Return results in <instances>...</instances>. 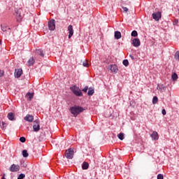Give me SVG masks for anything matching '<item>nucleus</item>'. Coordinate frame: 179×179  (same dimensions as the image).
Wrapping results in <instances>:
<instances>
[{
    "mask_svg": "<svg viewBox=\"0 0 179 179\" xmlns=\"http://www.w3.org/2000/svg\"><path fill=\"white\" fill-rule=\"evenodd\" d=\"M70 111L74 117H78L80 113H83L85 111V109L79 106H74L70 108Z\"/></svg>",
    "mask_w": 179,
    "mask_h": 179,
    "instance_id": "f257e3e1",
    "label": "nucleus"
},
{
    "mask_svg": "<svg viewBox=\"0 0 179 179\" xmlns=\"http://www.w3.org/2000/svg\"><path fill=\"white\" fill-rule=\"evenodd\" d=\"M70 89L76 96H78V97H82V96H83L82 91L77 86L73 85V87H71Z\"/></svg>",
    "mask_w": 179,
    "mask_h": 179,
    "instance_id": "f03ea898",
    "label": "nucleus"
},
{
    "mask_svg": "<svg viewBox=\"0 0 179 179\" xmlns=\"http://www.w3.org/2000/svg\"><path fill=\"white\" fill-rule=\"evenodd\" d=\"M73 150L71 148H69L68 150H66L65 152V157H66V159H73Z\"/></svg>",
    "mask_w": 179,
    "mask_h": 179,
    "instance_id": "7ed1b4c3",
    "label": "nucleus"
},
{
    "mask_svg": "<svg viewBox=\"0 0 179 179\" xmlns=\"http://www.w3.org/2000/svg\"><path fill=\"white\" fill-rule=\"evenodd\" d=\"M9 170L11 173H17L20 170V166L19 164H13L10 166Z\"/></svg>",
    "mask_w": 179,
    "mask_h": 179,
    "instance_id": "20e7f679",
    "label": "nucleus"
},
{
    "mask_svg": "<svg viewBox=\"0 0 179 179\" xmlns=\"http://www.w3.org/2000/svg\"><path fill=\"white\" fill-rule=\"evenodd\" d=\"M33 129L34 132L40 131V120H36L34 121Z\"/></svg>",
    "mask_w": 179,
    "mask_h": 179,
    "instance_id": "39448f33",
    "label": "nucleus"
},
{
    "mask_svg": "<svg viewBox=\"0 0 179 179\" xmlns=\"http://www.w3.org/2000/svg\"><path fill=\"white\" fill-rule=\"evenodd\" d=\"M152 19H154V20L159 22V20H160V19H162V12L158 11L157 13H152Z\"/></svg>",
    "mask_w": 179,
    "mask_h": 179,
    "instance_id": "423d86ee",
    "label": "nucleus"
},
{
    "mask_svg": "<svg viewBox=\"0 0 179 179\" xmlns=\"http://www.w3.org/2000/svg\"><path fill=\"white\" fill-rule=\"evenodd\" d=\"M48 29L51 31H53V30H55V20H51L48 22Z\"/></svg>",
    "mask_w": 179,
    "mask_h": 179,
    "instance_id": "0eeeda50",
    "label": "nucleus"
},
{
    "mask_svg": "<svg viewBox=\"0 0 179 179\" xmlns=\"http://www.w3.org/2000/svg\"><path fill=\"white\" fill-rule=\"evenodd\" d=\"M108 69H110L111 72H113L114 73H117L118 72V67H117V65L115 64H110L108 66Z\"/></svg>",
    "mask_w": 179,
    "mask_h": 179,
    "instance_id": "6e6552de",
    "label": "nucleus"
},
{
    "mask_svg": "<svg viewBox=\"0 0 179 179\" xmlns=\"http://www.w3.org/2000/svg\"><path fill=\"white\" fill-rule=\"evenodd\" d=\"M22 73H23V70H22V69H15L14 76L15 78H20V76H22Z\"/></svg>",
    "mask_w": 179,
    "mask_h": 179,
    "instance_id": "1a4fd4ad",
    "label": "nucleus"
},
{
    "mask_svg": "<svg viewBox=\"0 0 179 179\" xmlns=\"http://www.w3.org/2000/svg\"><path fill=\"white\" fill-rule=\"evenodd\" d=\"M68 31H69V38H71V37L73 36V27L72 25H69Z\"/></svg>",
    "mask_w": 179,
    "mask_h": 179,
    "instance_id": "9d476101",
    "label": "nucleus"
},
{
    "mask_svg": "<svg viewBox=\"0 0 179 179\" xmlns=\"http://www.w3.org/2000/svg\"><path fill=\"white\" fill-rule=\"evenodd\" d=\"M24 120L28 122H33L34 117L31 115H27Z\"/></svg>",
    "mask_w": 179,
    "mask_h": 179,
    "instance_id": "9b49d317",
    "label": "nucleus"
},
{
    "mask_svg": "<svg viewBox=\"0 0 179 179\" xmlns=\"http://www.w3.org/2000/svg\"><path fill=\"white\" fill-rule=\"evenodd\" d=\"M132 45H134V47H139V45H141V41H139L138 38L133 39Z\"/></svg>",
    "mask_w": 179,
    "mask_h": 179,
    "instance_id": "f8f14e48",
    "label": "nucleus"
},
{
    "mask_svg": "<svg viewBox=\"0 0 179 179\" xmlns=\"http://www.w3.org/2000/svg\"><path fill=\"white\" fill-rule=\"evenodd\" d=\"M150 136L153 141L159 140V134L157 131H153Z\"/></svg>",
    "mask_w": 179,
    "mask_h": 179,
    "instance_id": "ddd939ff",
    "label": "nucleus"
},
{
    "mask_svg": "<svg viewBox=\"0 0 179 179\" xmlns=\"http://www.w3.org/2000/svg\"><path fill=\"white\" fill-rule=\"evenodd\" d=\"M157 89L159 92H166L167 88L163 85H158Z\"/></svg>",
    "mask_w": 179,
    "mask_h": 179,
    "instance_id": "4468645a",
    "label": "nucleus"
},
{
    "mask_svg": "<svg viewBox=\"0 0 179 179\" xmlns=\"http://www.w3.org/2000/svg\"><path fill=\"white\" fill-rule=\"evenodd\" d=\"M83 170H87L89 169V163L84 162L82 164Z\"/></svg>",
    "mask_w": 179,
    "mask_h": 179,
    "instance_id": "2eb2a0df",
    "label": "nucleus"
},
{
    "mask_svg": "<svg viewBox=\"0 0 179 179\" xmlns=\"http://www.w3.org/2000/svg\"><path fill=\"white\" fill-rule=\"evenodd\" d=\"M115 38L120 40V38H121V32L118 31H115Z\"/></svg>",
    "mask_w": 179,
    "mask_h": 179,
    "instance_id": "dca6fc26",
    "label": "nucleus"
},
{
    "mask_svg": "<svg viewBox=\"0 0 179 179\" xmlns=\"http://www.w3.org/2000/svg\"><path fill=\"white\" fill-rule=\"evenodd\" d=\"M36 54H38V55H40V57H41L42 58H44V52H43V50L41 49L37 50Z\"/></svg>",
    "mask_w": 179,
    "mask_h": 179,
    "instance_id": "f3484780",
    "label": "nucleus"
},
{
    "mask_svg": "<svg viewBox=\"0 0 179 179\" xmlns=\"http://www.w3.org/2000/svg\"><path fill=\"white\" fill-rule=\"evenodd\" d=\"M0 127L1 128V129L5 130L6 129V127H8V124L5 123V122H0Z\"/></svg>",
    "mask_w": 179,
    "mask_h": 179,
    "instance_id": "a211bd4d",
    "label": "nucleus"
},
{
    "mask_svg": "<svg viewBox=\"0 0 179 179\" xmlns=\"http://www.w3.org/2000/svg\"><path fill=\"white\" fill-rule=\"evenodd\" d=\"M8 120H10V121H13L15 119V114H13V113H9L8 114Z\"/></svg>",
    "mask_w": 179,
    "mask_h": 179,
    "instance_id": "6ab92c4d",
    "label": "nucleus"
},
{
    "mask_svg": "<svg viewBox=\"0 0 179 179\" xmlns=\"http://www.w3.org/2000/svg\"><path fill=\"white\" fill-rule=\"evenodd\" d=\"M34 57H31L29 58V61H28V65L29 66H31L34 65Z\"/></svg>",
    "mask_w": 179,
    "mask_h": 179,
    "instance_id": "aec40b11",
    "label": "nucleus"
},
{
    "mask_svg": "<svg viewBox=\"0 0 179 179\" xmlns=\"http://www.w3.org/2000/svg\"><path fill=\"white\" fill-rule=\"evenodd\" d=\"M15 13L17 15V22H20L22 20V16L20 15V13H19V10H15Z\"/></svg>",
    "mask_w": 179,
    "mask_h": 179,
    "instance_id": "412c9836",
    "label": "nucleus"
},
{
    "mask_svg": "<svg viewBox=\"0 0 179 179\" xmlns=\"http://www.w3.org/2000/svg\"><path fill=\"white\" fill-rule=\"evenodd\" d=\"M87 94L88 96H93V94H94V90L92 87L89 88Z\"/></svg>",
    "mask_w": 179,
    "mask_h": 179,
    "instance_id": "4be33fe9",
    "label": "nucleus"
},
{
    "mask_svg": "<svg viewBox=\"0 0 179 179\" xmlns=\"http://www.w3.org/2000/svg\"><path fill=\"white\" fill-rule=\"evenodd\" d=\"M171 79L173 81L177 80L178 79V75H177V73H173L171 76Z\"/></svg>",
    "mask_w": 179,
    "mask_h": 179,
    "instance_id": "5701e85b",
    "label": "nucleus"
},
{
    "mask_svg": "<svg viewBox=\"0 0 179 179\" xmlns=\"http://www.w3.org/2000/svg\"><path fill=\"white\" fill-rule=\"evenodd\" d=\"M22 156L23 157H29V153L27 152V150H22Z\"/></svg>",
    "mask_w": 179,
    "mask_h": 179,
    "instance_id": "b1692460",
    "label": "nucleus"
},
{
    "mask_svg": "<svg viewBox=\"0 0 179 179\" xmlns=\"http://www.w3.org/2000/svg\"><path fill=\"white\" fill-rule=\"evenodd\" d=\"M122 64L124 66H128L129 65V62H128V59H124L123 60Z\"/></svg>",
    "mask_w": 179,
    "mask_h": 179,
    "instance_id": "393cba45",
    "label": "nucleus"
},
{
    "mask_svg": "<svg viewBox=\"0 0 179 179\" xmlns=\"http://www.w3.org/2000/svg\"><path fill=\"white\" fill-rule=\"evenodd\" d=\"M117 137L120 139V141H124V134L123 133H120L117 135Z\"/></svg>",
    "mask_w": 179,
    "mask_h": 179,
    "instance_id": "a878e982",
    "label": "nucleus"
},
{
    "mask_svg": "<svg viewBox=\"0 0 179 179\" xmlns=\"http://www.w3.org/2000/svg\"><path fill=\"white\" fill-rule=\"evenodd\" d=\"M131 37H138V31H133L131 32Z\"/></svg>",
    "mask_w": 179,
    "mask_h": 179,
    "instance_id": "bb28decb",
    "label": "nucleus"
},
{
    "mask_svg": "<svg viewBox=\"0 0 179 179\" xmlns=\"http://www.w3.org/2000/svg\"><path fill=\"white\" fill-rule=\"evenodd\" d=\"M158 101V99L157 96H154L152 99V104H157Z\"/></svg>",
    "mask_w": 179,
    "mask_h": 179,
    "instance_id": "cd10ccee",
    "label": "nucleus"
},
{
    "mask_svg": "<svg viewBox=\"0 0 179 179\" xmlns=\"http://www.w3.org/2000/svg\"><path fill=\"white\" fill-rule=\"evenodd\" d=\"M2 31H7L8 30H10V28L8 27H1Z\"/></svg>",
    "mask_w": 179,
    "mask_h": 179,
    "instance_id": "c85d7f7f",
    "label": "nucleus"
},
{
    "mask_svg": "<svg viewBox=\"0 0 179 179\" xmlns=\"http://www.w3.org/2000/svg\"><path fill=\"white\" fill-rule=\"evenodd\" d=\"M24 177H26V175H24V173H21L18 176L17 179H23Z\"/></svg>",
    "mask_w": 179,
    "mask_h": 179,
    "instance_id": "c756f323",
    "label": "nucleus"
},
{
    "mask_svg": "<svg viewBox=\"0 0 179 179\" xmlns=\"http://www.w3.org/2000/svg\"><path fill=\"white\" fill-rule=\"evenodd\" d=\"M175 59L179 61V51L176 52V54H175Z\"/></svg>",
    "mask_w": 179,
    "mask_h": 179,
    "instance_id": "7c9ffc66",
    "label": "nucleus"
},
{
    "mask_svg": "<svg viewBox=\"0 0 179 179\" xmlns=\"http://www.w3.org/2000/svg\"><path fill=\"white\" fill-rule=\"evenodd\" d=\"M83 66H85V68H89V63H87V60H85V62L83 64Z\"/></svg>",
    "mask_w": 179,
    "mask_h": 179,
    "instance_id": "2f4dec72",
    "label": "nucleus"
},
{
    "mask_svg": "<svg viewBox=\"0 0 179 179\" xmlns=\"http://www.w3.org/2000/svg\"><path fill=\"white\" fill-rule=\"evenodd\" d=\"M157 179H164V176H163V174H158L157 175Z\"/></svg>",
    "mask_w": 179,
    "mask_h": 179,
    "instance_id": "473e14b6",
    "label": "nucleus"
},
{
    "mask_svg": "<svg viewBox=\"0 0 179 179\" xmlns=\"http://www.w3.org/2000/svg\"><path fill=\"white\" fill-rule=\"evenodd\" d=\"M20 142H22V143H24V142H26V138H24V137H21V138H20Z\"/></svg>",
    "mask_w": 179,
    "mask_h": 179,
    "instance_id": "72a5a7b5",
    "label": "nucleus"
},
{
    "mask_svg": "<svg viewBox=\"0 0 179 179\" xmlns=\"http://www.w3.org/2000/svg\"><path fill=\"white\" fill-rule=\"evenodd\" d=\"M173 26H177L178 24V20L175 19L173 22Z\"/></svg>",
    "mask_w": 179,
    "mask_h": 179,
    "instance_id": "f704fd0d",
    "label": "nucleus"
},
{
    "mask_svg": "<svg viewBox=\"0 0 179 179\" xmlns=\"http://www.w3.org/2000/svg\"><path fill=\"white\" fill-rule=\"evenodd\" d=\"M89 90V87L87 86H85L83 89V91L85 92V93H87V90Z\"/></svg>",
    "mask_w": 179,
    "mask_h": 179,
    "instance_id": "c9c22d12",
    "label": "nucleus"
},
{
    "mask_svg": "<svg viewBox=\"0 0 179 179\" xmlns=\"http://www.w3.org/2000/svg\"><path fill=\"white\" fill-rule=\"evenodd\" d=\"M27 96H29V99H33V94L30 93V92H28L27 93Z\"/></svg>",
    "mask_w": 179,
    "mask_h": 179,
    "instance_id": "e433bc0d",
    "label": "nucleus"
},
{
    "mask_svg": "<svg viewBox=\"0 0 179 179\" xmlns=\"http://www.w3.org/2000/svg\"><path fill=\"white\" fill-rule=\"evenodd\" d=\"M162 115H166V114H167V112H166V110H165V109H163L162 111Z\"/></svg>",
    "mask_w": 179,
    "mask_h": 179,
    "instance_id": "4c0bfd02",
    "label": "nucleus"
},
{
    "mask_svg": "<svg viewBox=\"0 0 179 179\" xmlns=\"http://www.w3.org/2000/svg\"><path fill=\"white\" fill-rule=\"evenodd\" d=\"M122 9H123L124 12L128 11V8H127V7H122Z\"/></svg>",
    "mask_w": 179,
    "mask_h": 179,
    "instance_id": "58836bf2",
    "label": "nucleus"
},
{
    "mask_svg": "<svg viewBox=\"0 0 179 179\" xmlns=\"http://www.w3.org/2000/svg\"><path fill=\"white\" fill-rule=\"evenodd\" d=\"M3 71H0V78H2V76H3Z\"/></svg>",
    "mask_w": 179,
    "mask_h": 179,
    "instance_id": "ea45409f",
    "label": "nucleus"
},
{
    "mask_svg": "<svg viewBox=\"0 0 179 179\" xmlns=\"http://www.w3.org/2000/svg\"><path fill=\"white\" fill-rule=\"evenodd\" d=\"M129 57L132 59V61L135 59V58L134 57V56H132V55H129Z\"/></svg>",
    "mask_w": 179,
    "mask_h": 179,
    "instance_id": "a19ab883",
    "label": "nucleus"
},
{
    "mask_svg": "<svg viewBox=\"0 0 179 179\" xmlns=\"http://www.w3.org/2000/svg\"><path fill=\"white\" fill-rule=\"evenodd\" d=\"M2 179H6V178H5V174H4L3 176L2 177Z\"/></svg>",
    "mask_w": 179,
    "mask_h": 179,
    "instance_id": "79ce46f5",
    "label": "nucleus"
},
{
    "mask_svg": "<svg viewBox=\"0 0 179 179\" xmlns=\"http://www.w3.org/2000/svg\"><path fill=\"white\" fill-rule=\"evenodd\" d=\"M0 44H1V41H0Z\"/></svg>",
    "mask_w": 179,
    "mask_h": 179,
    "instance_id": "37998d69",
    "label": "nucleus"
}]
</instances>
